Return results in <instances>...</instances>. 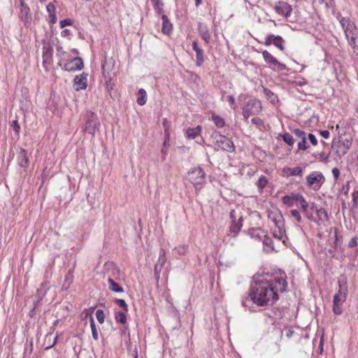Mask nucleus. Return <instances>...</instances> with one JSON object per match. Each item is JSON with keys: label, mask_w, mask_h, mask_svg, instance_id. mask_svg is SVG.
Instances as JSON below:
<instances>
[{"label": "nucleus", "mask_w": 358, "mask_h": 358, "mask_svg": "<svg viewBox=\"0 0 358 358\" xmlns=\"http://www.w3.org/2000/svg\"><path fill=\"white\" fill-rule=\"evenodd\" d=\"M286 275L255 280L249 293L250 300L259 306H271L279 299V293L287 290Z\"/></svg>", "instance_id": "obj_1"}, {"label": "nucleus", "mask_w": 358, "mask_h": 358, "mask_svg": "<svg viewBox=\"0 0 358 358\" xmlns=\"http://www.w3.org/2000/svg\"><path fill=\"white\" fill-rule=\"evenodd\" d=\"M336 18L344 30L349 45L353 49L354 52L358 55V29L349 17H343L339 13Z\"/></svg>", "instance_id": "obj_2"}, {"label": "nucleus", "mask_w": 358, "mask_h": 358, "mask_svg": "<svg viewBox=\"0 0 358 358\" xmlns=\"http://www.w3.org/2000/svg\"><path fill=\"white\" fill-rule=\"evenodd\" d=\"M83 120L84 122L83 131L94 136L100 126L97 115L92 111H87L83 115Z\"/></svg>", "instance_id": "obj_3"}, {"label": "nucleus", "mask_w": 358, "mask_h": 358, "mask_svg": "<svg viewBox=\"0 0 358 358\" xmlns=\"http://www.w3.org/2000/svg\"><path fill=\"white\" fill-rule=\"evenodd\" d=\"M217 144L218 148L216 150H222L229 152H233L235 150V146L233 141L224 135L220 134L219 132H214L212 135Z\"/></svg>", "instance_id": "obj_4"}, {"label": "nucleus", "mask_w": 358, "mask_h": 358, "mask_svg": "<svg viewBox=\"0 0 358 358\" xmlns=\"http://www.w3.org/2000/svg\"><path fill=\"white\" fill-rule=\"evenodd\" d=\"M262 103L258 99H250L243 107V115L247 120L250 115L259 113L262 110Z\"/></svg>", "instance_id": "obj_5"}, {"label": "nucleus", "mask_w": 358, "mask_h": 358, "mask_svg": "<svg viewBox=\"0 0 358 358\" xmlns=\"http://www.w3.org/2000/svg\"><path fill=\"white\" fill-rule=\"evenodd\" d=\"M307 185L314 189H319L325 182L324 175L320 171H313L306 177Z\"/></svg>", "instance_id": "obj_6"}, {"label": "nucleus", "mask_w": 358, "mask_h": 358, "mask_svg": "<svg viewBox=\"0 0 358 358\" xmlns=\"http://www.w3.org/2000/svg\"><path fill=\"white\" fill-rule=\"evenodd\" d=\"M114 62L110 59L108 61L105 59L101 64L103 75L106 79V89L110 92L113 89L114 84L111 82L110 71L113 67Z\"/></svg>", "instance_id": "obj_7"}, {"label": "nucleus", "mask_w": 358, "mask_h": 358, "mask_svg": "<svg viewBox=\"0 0 358 358\" xmlns=\"http://www.w3.org/2000/svg\"><path fill=\"white\" fill-rule=\"evenodd\" d=\"M206 173L204 171L200 168H194L188 172V180L194 185H201L204 182Z\"/></svg>", "instance_id": "obj_8"}, {"label": "nucleus", "mask_w": 358, "mask_h": 358, "mask_svg": "<svg viewBox=\"0 0 358 358\" xmlns=\"http://www.w3.org/2000/svg\"><path fill=\"white\" fill-rule=\"evenodd\" d=\"M263 58L266 63L269 65L270 67L273 66V70L283 71L286 69V65L279 62L275 57H274L267 50H264L262 52Z\"/></svg>", "instance_id": "obj_9"}, {"label": "nucleus", "mask_w": 358, "mask_h": 358, "mask_svg": "<svg viewBox=\"0 0 358 358\" xmlns=\"http://www.w3.org/2000/svg\"><path fill=\"white\" fill-rule=\"evenodd\" d=\"M52 55H53V48L50 43H45L43 41V67L48 70V66L52 62Z\"/></svg>", "instance_id": "obj_10"}, {"label": "nucleus", "mask_w": 358, "mask_h": 358, "mask_svg": "<svg viewBox=\"0 0 358 358\" xmlns=\"http://www.w3.org/2000/svg\"><path fill=\"white\" fill-rule=\"evenodd\" d=\"M274 10L278 14L285 16L286 18H287L292 13V8L287 2L279 1L275 3Z\"/></svg>", "instance_id": "obj_11"}, {"label": "nucleus", "mask_w": 358, "mask_h": 358, "mask_svg": "<svg viewBox=\"0 0 358 358\" xmlns=\"http://www.w3.org/2000/svg\"><path fill=\"white\" fill-rule=\"evenodd\" d=\"M268 218L274 223L278 229L285 228L283 215L279 209H275L268 213Z\"/></svg>", "instance_id": "obj_12"}, {"label": "nucleus", "mask_w": 358, "mask_h": 358, "mask_svg": "<svg viewBox=\"0 0 358 358\" xmlns=\"http://www.w3.org/2000/svg\"><path fill=\"white\" fill-rule=\"evenodd\" d=\"M83 66V59L77 57L64 64V69L66 71H76L81 70Z\"/></svg>", "instance_id": "obj_13"}, {"label": "nucleus", "mask_w": 358, "mask_h": 358, "mask_svg": "<svg viewBox=\"0 0 358 358\" xmlns=\"http://www.w3.org/2000/svg\"><path fill=\"white\" fill-rule=\"evenodd\" d=\"M292 132L296 138L300 139V141L298 143L297 145L298 149L300 150H306L309 148V146L307 144L308 138L306 136V133L304 131L301 130L299 129H294L292 131Z\"/></svg>", "instance_id": "obj_14"}, {"label": "nucleus", "mask_w": 358, "mask_h": 358, "mask_svg": "<svg viewBox=\"0 0 358 358\" xmlns=\"http://www.w3.org/2000/svg\"><path fill=\"white\" fill-rule=\"evenodd\" d=\"M87 73H83L73 79V88L76 91L85 90L87 87Z\"/></svg>", "instance_id": "obj_15"}, {"label": "nucleus", "mask_w": 358, "mask_h": 358, "mask_svg": "<svg viewBox=\"0 0 358 358\" xmlns=\"http://www.w3.org/2000/svg\"><path fill=\"white\" fill-rule=\"evenodd\" d=\"M285 40L280 36H275L273 34H269L266 36L264 44L266 46L273 44L275 47L279 48L280 50H284L285 47L283 45Z\"/></svg>", "instance_id": "obj_16"}, {"label": "nucleus", "mask_w": 358, "mask_h": 358, "mask_svg": "<svg viewBox=\"0 0 358 358\" xmlns=\"http://www.w3.org/2000/svg\"><path fill=\"white\" fill-rule=\"evenodd\" d=\"M20 18L24 22V25L30 24L31 21L30 9L23 0H20Z\"/></svg>", "instance_id": "obj_17"}, {"label": "nucleus", "mask_w": 358, "mask_h": 358, "mask_svg": "<svg viewBox=\"0 0 358 358\" xmlns=\"http://www.w3.org/2000/svg\"><path fill=\"white\" fill-rule=\"evenodd\" d=\"M197 25L199 36L206 43H209L211 40V35L208 26L201 22H199Z\"/></svg>", "instance_id": "obj_18"}, {"label": "nucleus", "mask_w": 358, "mask_h": 358, "mask_svg": "<svg viewBox=\"0 0 358 358\" xmlns=\"http://www.w3.org/2000/svg\"><path fill=\"white\" fill-rule=\"evenodd\" d=\"M346 300L345 297L335 294L333 299V312L336 315H341L343 309L341 305Z\"/></svg>", "instance_id": "obj_19"}, {"label": "nucleus", "mask_w": 358, "mask_h": 358, "mask_svg": "<svg viewBox=\"0 0 358 358\" xmlns=\"http://www.w3.org/2000/svg\"><path fill=\"white\" fill-rule=\"evenodd\" d=\"M296 206L300 208L301 211L308 220L315 221V216L312 215V213H309V204L304 197L301 199Z\"/></svg>", "instance_id": "obj_20"}, {"label": "nucleus", "mask_w": 358, "mask_h": 358, "mask_svg": "<svg viewBox=\"0 0 358 358\" xmlns=\"http://www.w3.org/2000/svg\"><path fill=\"white\" fill-rule=\"evenodd\" d=\"M192 48L196 52V65L201 66L204 62L203 50L199 47L197 41H196L192 42Z\"/></svg>", "instance_id": "obj_21"}, {"label": "nucleus", "mask_w": 358, "mask_h": 358, "mask_svg": "<svg viewBox=\"0 0 358 358\" xmlns=\"http://www.w3.org/2000/svg\"><path fill=\"white\" fill-rule=\"evenodd\" d=\"M243 227V217L240 216L236 221H232L229 228V233L233 234V236H236Z\"/></svg>", "instance_id": "obj_22"}, {"label": "nucleus", "mask_w": 358, "mask_h": 358, "mask_svg": "<svg viewBox=\"0 0 358 358\" xmlns=\"http://www.w3.org/2000/svg\"><path fill=\"white\" fill-rule=\"evenodd\" d=\"M315 214H316V217H315V221H313V222H316L317 224L324 223L329 220L327 212L322 207H320V209L317 210V212L315 213Z\"/></svg>", "instance_id": "obj_23"}, {"label": "nucleus", "mask_w": 358, "mask_h": 358, "mask_svg": "<svg viewBox=\"0 0 358 358\" xmlns=\"http://www.w3.org/2000/svg\"><path fill=\"white\" fill-rule=\"evenodd\" d=\"M17 162L20 167L27 169L29 166V158L27 151L24 149H20L18 156Z\"/></svg>", "instance_id": "obj_24"}, {"label": "nucleus", "mask_w": 358, "mask_h": 358, "mask_svg": "<svg viewBox=\"0 0 358 358\" xmlns=\"http://www.w3.org/2000/svg\"><path fill=\"white\" fill-rule=\"evenodd\" d=\"M338 290L336 294H337L338 295H340L341 296L347 298L348 289V283H347L346 278H343L339 279L338 281Z\"/></svg>", "instance_id": "obj_25"}, {"label": "nucleus", "mask_w": 358, "mask_h": 358, "mask_svg": "<svg viewBox=\"0 0 358 358\" xmlns=\"http://www.w3.org/2000/svg\"><path fill=\"white\" fill-rule=\"evenodd\" d=\"M57 336L53 337L52 333L50 332L46 334L43 346L45 350H49L52 348L57 343Z\"/></svg>", "instance_id": "obj_26"}, {"label": "nucleus", "mask_w": 358, "mask_h": 358, "mask_svg": "<svg viewBox=\"0 0 358 358\" xmlns=\"http://www.w3.org/2000/svg\"><path fill=\"white\" fill-rule=\"evenodd\" d=\"M162 32L164 34L169 35L173 30V24L169 20L168 17L166 15H163L162 17Z\"/></svg>", "instance_id": "obj_27"}, {"label": "nucleus", "mask_w": 358, "mask_h": 358, "mask_svg": "<svg viewBox=\"0 0 358 358\" xmlns=\"http://www.w3.org/2000/svg\"><path fill=\"white\" fill-rule=\"evenodd\" d=\"M284 173L287 176H302L303 169L300 166H296L294 168L287 167L284 169L283 170Z\"/></svg>", "instance_id": "obj_28"}, {"label": "nucleus", "mask_w": 358, "mask_h": 358, "mask_svg": "<svg viewBox=\"0 0 358 358\" xmlns=\"http://www.w3.org/2000/svg\"><path fill=\"white\" fill-rule=\"evenodd\" d=\"M49 288L50 285L48 282H45L42 283L40 287L37 289L36 297L39 298V299H43Z\"/></svg>", "instance_id": "obj_29"}, {"label": "nucleus", "mask_w": 358, "mask_h": 358, "mask_svg": "<svg viewBox=\"0 0 358 358\" xmlns=\"http://www.w3.org/2000/svg\"><path fill=\"white\" fill-rule=\"evenodd\" d=\"M108 288L110 290L116 292V293H122L124 292L123 288L117 283L113 278H109L108 279Z\"/></svg>", "instance_id": "obj_30"}, {"label": "nucleus", "mask_w": 358, "mask_h": 358, "mask_svg": "<svg viewBox=\"0 0 358 358\" xmlns=\"http://www.w3.org/2000/svg\"><path fill=\"white\" fill-rule=\"evenodd\" d=\"M263 92L266 97L272 103L275 104L278 101V96L274 94L271 90L263 87Z\"/></svg>", "instance_id": "obj_31"}, {"label": "nucleus", "mask_w": 358, "mask_h": 358, "mask_svg": "<svg viewBox=\"0 0 358 358\" xmlns=\"http://www.w3.org/2000/svg\"><path fill=\"white\" fill-rule=\"evenodd\" d=\"M147 101V93L144 89H140L137 93L136 102L139 106H144Z\"/></svg>", "instance_id": "obj_32"}, {"label": "nucleus", "mask_w": 358, "mask_h": 358, "mask_svg": "<svg viewBox=\"0 0 358 358\" xmlns=\"http://www.w3.org/2000/svg\"><path fill=\"white\" fill-rule=\"evenodd\" d=\"M153 3V8L157 15L162 17L164 13V3L161 0H151Z\"/></svg>", "instance_id": "obj_33"}, {"label": "nucleus", "mask_w": 358, "mask_h": 358, "mask_svg": "<svg viewBox=\"0 0 358 358\" xmlns=\"http://www.w3.org/2000/svg\"><path fill=\"white\" fill-rule=\"evenodd\" d=\"M201 130V128L200 126H197L194 128H189L186 131L187 136L189 138L194 139L200 134Z\"/></svg>", "instance_id": "obj_34"}, {"label": "nucleus", "mask_w": 358, "mask_h": 358, "mask_svg": "<svg viewBox=\"0 0 358 358\" xmlns=\"http://www.w3.org/2000/svg\"><path fill=\"white\" fill-rule=\"evenodd\" d=\"M127 312L117 311L115 313V320L119 324H125L127 322Z\"/></svg>", "instance_id": "obj_35"}, {"label": "nucleus", "mask_w": 358, "mask_h": 358, "mask_svg": "<svg viewBox=\"0 0 358 358\" xmlns=\"http://www.w3.org/2000/svg\"><path fill=\"white\" fill-rule=\"evenodd\" d=\"M332 148L334 150L336 149V152L337 155L341 158V157L344 156L347 152L348 149L342 146L341 144H332Z\"/></svg>", "instance_id": "obj_36"}, {"label": "nucleus", "mask_w": 358, "mask_h": 358, "mask_svg": "<svg viewBox=\"0 0 358 358\" xmlns=\"http://www.w3.org/2000/svg\"><path fill=\"white\" fill-rule=\"evenodd\" d=\"M292 217L294 220L296 224H299L303 222L301 212L296 209H292L290 210Z\"/></svg>", "instance_id": "obj_37"}, {"label": "nucleus", "mask_w": 358, "mask_h": 358, "mask_svg": "<svg viewBox=\"0 0 358 358\" xmlns=\"http://www.w3.org/2000/svg\"><path fill=\"white\" fill-rule=\"evenodd\" d=\"M267 184H268V180L266 178V177L263 175L261 176L257 182V186L258 187L259 191L260 192H262Z\"/></svg>", "instance_id": "obj_38"}, {"label": "nucleus", "mask_w": 358, "mask_h": 358, "mask_svg": "<svg viewBox=\"0 0 358 358\" xmlns=\"http://www.w3.org/2000/svg\"><path fill=\"white\" fill-rule=\"evenodd\" d=\"M90 327H91V330H92V337L95 341H97L99 339L98 331L96 328L94 320L92 315H90Z\"/></svg>", "instance_id": "obj_39"}, {"label": "nucleus", "mask_w": 358, "mask_h": 358, "mask_svg": "<svg viewBox=\"0 0 358 358\" xmlns=\"http://www.w3.org/2000/svg\"><path fill=\"white\" fill-rule=\"evenodd\" d=\"M73 268L70 269L68 271V273L65 276L64 286L66 285V287H69L70 286V285L72 283L73 280Z\"/></svg>", "instance_id": "obj_40"}, {"label": "nucleus", "mask_w": 358, "mask_h": 358, "mask_svg": "<svg viewBox=\"0 0 358 358\" xmlns=\"http://www.w3.org/2000/svg\"><path fill=\"white\" fill-rule=\"evenodd\" d=\"M212 120H213L215 124L219 128H222L225 125L224 119L218 115H213Z\"/></svg>", "instance_id": "obj_41"}, {"label": "nucleus", "mask_w": 358, "mask_h": 358, "mask_svg": "<svg viewBox=\"0 0 358 358\" xmlns=\"http://www.w3.org/2000/svg\"><path fill=\"white\" fill-rule=\"evenodd\" d=\"M282 140L289 146H292L294 143V139L289 133H285L281 135Z\"/></svg>", "instance_id": "obj_42"}, {"label": "nucleus", "mask_w": 358, "mask_h": 358, "mask_svg": "<svg viewBox=\"0 0 358 358\" xmlns=\"http://www.w3.org/2000/svg\"><path fill=\"white\" fill-rule=\"evenodd\" d=\"M282 203L289 207H292L295 204L293 198L291 195H285L282 198Z\"/></svg>", "instance_id": "obj_43"}, {"label": "nucleus", "mask_w": 358, "mask_h": 358, "mask_svg": "<svg viewBox=\"0 0 358 358\" xmlns=\"http://www.w3.org/2000/svg\"><path fill=\"white\" fill-rule=\"evenodd\" d=\"M263 244H264V245L266 246L269 250H274L273 243L272 239L270 237H268L267 236H264V239H263Z\"/></svg>", "instance_id": "obj_44"}, {"label": "nucleus", "mask_w": 358, "mask_h": 358, "mask_svg": "<svg viewBox=\"0 0 358 358\" xmlns=\"http://www.w3.org/2000/svg\"><path fill=\"white\" fill-rule=\"evenodd\" d=\"M169 145V135L165 138L164 143H163V148H162V161H164L166 159V156L167 155V147Z\"/></svg>", "instance_id": "obj_45"}, {"label": "nucleus", "mask_w": 358, "mask_h": 358, "mask_svg": "<svg viewBox=\"0 0 358 358\" xmlns=\"http://www.w3.org/2000/svg\"><path fill=\"white\" fill-rule=\"evenodd\" d=\"M115 302L117 305H118L120 308H122L124 312H128V310H129L128 305L127 304L126 301L124 299H116L115 300Z\"/></svg>", "instance_id": "obj_46"}, {"label": "nucleus", "mask_w": 358, "mask_h": 358, "mask_svg": "<svg viewBox=\"0 0 358 358\" xmlns=\"http://www.w3.org/2000/svg\"><path fill=\"white\" fill-rule=\"evenodd\" d=\"M278 231H274L273 232V236L278 239V240H282L283 236L285 235V228H282V229H278Z\"/></svg>", "instance_id": "obj_47"}, {"label": "nucleus", "mask_w": 358, "mask_h": 358, "mask_svg": "<svg viewBox=\"0 0 358 358\" xmlns=\"http://www.w3.org/2000/svg\"><path fill=\"white\" fill-rule=\"evenodd\" d=\"M96 317L99 323L103 324L105 320V314L103 310L98 309L96 312Z\"/></svg>", "instance_id": "obj_48"}, {"label": "nucleus", "mask_w": 358, "mask_h": 358, "mask_svg": "<svg viewBox=\"0 0 358 358\" xmlns=\"http://www.w3.org/2000/svg\"><path fill=\"white\" fill-rule=\"evenodd\" d=\"M175 250H176L179 255H185L187 253L188 250V246L185 245H180L178 247H176L175 248Z\"/></svg>", "instance_id": "obj_49"}, {"label": "nucleus", "mask_w": 358, "mask_h": 358, "mask_svg": "<svg viewBox=\"0 0 358 358\" xmlns=\"http://www.w3.org/2000/svg\"><path fill=\"white\" fill-rule=\"evenodd\" d=\"M164 255H165V252L164 250H162L160 251V255H159V259H158V262L159 263V265H160V268H159V271H161V268L163 266L164 264L165 263V257H164Z\"/></svg>", "instance_id": "obj_50"}, {"label": "nucleus", "mask_w": 358, "mask_h": 358, "mask_svg": "<svg viewBox=\"0 0 358 358\" xmlns=\"http://www.w3.org/2000/svg\"><path fill=\"white\" fill-rule=\"evenodd\" d=\"M291 196H292L296 205H298V203L303 198V196L299 193H292Z\"/></svg>", "instance_id": "obj_51"}, {"label": "nucleus", "mask_w": 358, "mask_h": 358, "mask_svg": "<svg viewBox=\"0 0 358 358\" xmlns=\"http://www.w3.org/2000/svg\"><path fill=\"white\" fill-rule=\"evenodd\" d=\"M338 143L341 144L344 148H345L346 149L349 150L352 145V140L346 138L343 140L342 141H340Z\"/></svg>", "instance_id": "obj_52"}, {"label": "nucleus", "mask_w": 358, "mask_h": 358, "mask_svg": "<svg viewBox=\"0 0 358 358\" xmlns=\"http://www.w3.org/2000/svg\"><path fill=\"white\" fill-rule=\"evenodd\" d=\"M320 209V206H317L315 203L313 202L309 205L308 210L309 213H312V215H313L314 213L317 212V210Z\"/></svg>", "instance_id": "obj_53"}, {"label": "nucleus", "mask_w": 358, "mask_h": 358, "mask_svg": "<svg viewBox=\"0 0 358 358\" xmlns=\"http://www.w3.org/2000/svg\"><path fill=\"white\" fill-rule=\"evenodd\" d=\"M353 206L357 208L358 206V191H354L352 194Z\"/></svg>", "instance_id": "obj_54"}, {"label": "nucleus", "mask_w": 358, "mask_h": 358, "mask_svg": "<svg viewBox=\"0 0 358 358\" xmlns=\"http://www.w3.org/2000/svg\"><path fill=\"white\" fill-rule=\"evenodd\" d=\"M12 127H13V129L15 130V134L18 136L19 133H20V124H18L17 120L13 121Z\"/></svg>", "instance_id": "obj_55"}, {"label": "nucleus", "mask_w": 358, "mask_h": 358, "mask_svg": "<svg viewBox=\"0 0 358 358\" xmlns=\"http://www.w3.org/2000/svg\"><path fill=\"white\" fill-rule=\"evenodd\" d=\"M307 138L313 145H316L317 144V140L313 134H308Z\"/></svg>", "instance_id": "obj_56"}, {"label": "nucleus", "mask_w": 358, "mask_h": 358, "mask_svg": "<svg viewBox=\"0 0 358 358\" xmlns=\"http://www.w3.org/2000/svg\"><path fill=\"white\" fill-rule=\"evenodd\" d=\"M46 8H47V11L48 12L49 15L55 13V6L52 3H49L47 5Z\"/></svg>", "instance_id": "obj_57"}, {"label": "nucleus", "mask_w": 358, "mask_h": 358, "mask_svg": "<svg viewBox=\"0 0 358 358\" xmlns=\"http://www.w3.org/2000/svg\"><path fill=\"white\" fill-rule=\"evenodd\" d=\"M251 122L253 124H255L258 127L262 126L263 124V121L262 119L259 117H254L251 120Z\"/></svg>", "instance_id": "obj_58"}, {"label": "nucleus", "mask_w": 358, "mask_h": 358, "mask_svg": "<svg viewBox=\"0 0 358 358\" xmlns=\"http://www.w3.org/2000/svg\"><path fill=\"white\" fill-rule=\"evenodd\" d=\"M72 23L71 20L70 19H65L60 21V27L62 28L65 27L66 26L71 25Z\"/></svg>", "instance_id": "obj_59"}, {"label": "nucleus", "mask_w": 358, "mask_h": 358, "mask_svg": "<svg viewBox=\"0 0 358 358\" xmlns=\"http://www.w3.org/2000/svg\"><path fill=\"white\" fill-rule=\"evenodd\" d=\"M357 237H353L351 238V240L349 241L348 246L349 248H354L357 245Z\"/></svg>", "instance_id": "obj_60"}, {"label": "nucleus", "mask_w": 358, "mask_h": 358, "mask_svg": "<svg viewBox=\"0 0 358 358\" xmlns=\"http://www.w3.org/2000/svg\"><path fill=\"white\" fill-rule=\"evenodd\" d=\"M66 52L63 50V48L61 46L57 47V56L58 57H62Z\"/></svg>", "instance_id": "obj_61"}, {"label": "nucleus", "mask_w": 358, "mask_h": 358, "mask_svg": "<svg viewBox=\"0 0 358 358\" xmlns=\"http://www.w3.org/2000/svg\"><path fill=\"white\" fill-rule=\"evenodd\" d=\"M332 174L335 178V180H337L339 177V175H340V171L337 168H334L332 169Z\"/></svg>", "instance_id": "obj_62"}, {"label": "nucleus", "mask_w": 358, "mask_h": 358, "mask_svg": "<svg viewBox=\"0 0 358 358\" xmlns=\"http://www.w3.org/2000/svg\"><path fill=\"white\" fill-rule=\"evenodd\" d=\"M320 134L324 138H328L330 136V133L328 130L320 131Z\"/></svg>", "instance_id": "obj_63"}, {"label": "nucleus", "mask_w": 358, "mask_h": 358, "mask_svg": "<svg viewBox=\"0 0 358 358\" xmlns=\"http://www.w3.org/2000/svg\"><path fill=\"white\" fill-rule=\"evenodd\" d=\"M319 156H320V159L322 161H323L324 162H327L328 161L329 156L327 155H326L324 152L320 153Z\"/></svg>", "instance_id": "obj_64"}]
</instances>
